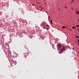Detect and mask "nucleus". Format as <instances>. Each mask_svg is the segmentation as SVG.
Segmentation results:
<instances>
[{
    "label": "nucleus",
    "mask_w": 79,
    "mask_h": 79,
    "mask_svg": "<svg viewBox=\"0 0 79 79\" xmlns=\"http://www.w3.org/2000/svg\"><path fill=\"white\" fill-rule=\"evenodd\" d=\"M66 50L65 49V47H64L61 50V52H63V51Z\"/></svg>",
    "instance_id": "obj_1"
},
{
    "label": "nucleus",
    "mask_w": 79,
    "mask_h": 79,
    "mask_svg": "<svg viewBox=\"0 0 79 79\" xmlns=\"http://www.w3.org/2000/svg\"><path fill=\"white\" fill-rule=\"evenodd\" d=\"M61 47V44H59L58 45V48H60Z\"/></svg>",
    "instance_id": "obj_2"
},
{
    "label": "nucleus",
    "mask_w": 79,
    "mask_h": 79,
    "mask_svg": "<svg viewBox=\"0 0 79 79\" xmlns=\"http://www.w3.org/2000/svg\"><path fill=\"white\" fill-rule=\"evenodd\" d=\"M79 14V11H78V10H77V14Z\"/></svg>",
    "instance_id": "obj_3"
},
{
    "label": "nucleus",
    "mask_w": 79,
    "mask_h": 79,
    "mask_svg": "<svg viewBox=\"0 0 79 79\" xmlns=\"http://www.w3.org/2000/svg\"><path fill=\"white\" fill-rule=\"evenodd\" d=\"M65 27H64V26H63L62 27V28L63 29H64V28H65Z\"/></svg>",
    "instance_id": "obj_4"
},
{
    "label": "nucleus",
    "mask_w": 79,
    "mask_h": 79,
    "mask_svg": "<svg viewBox=\"0 0 79 79\" xmlns=\"http://www.w3.org/2000/svg\"><path fill=\"white\" fill-rule=\"evenodd\" d=\"M72 28H73V29H76V27H74V26H73V27H72Z\"/></svg>",
    "instance_id": "obj_5"
},
{
    "label": "nucleus",
    "mask_w": 79,
    "mask_h": 79,
    "mask_svg": "<svg viewBox=\"0 0 79 79\" xmlns=\"http://www.w3.org/2000/svg\"><path fill=\"white\" fill-rule=\"evenodd\" d=\"M51 24H53V23H52V20H51Z\"/></svg>",
    "instance_id": "obj_6"
},
{
    "label": "nucleus",
    "mask_w": 79,
    "mask_h": 79,
    "mask_svg": "<svg viewBox=\"0 0 79 79\" xmlns=\"http://www.w3.org/2000/svg\"><path fill=\"white\" fill-rule=\"evenodd\" d=\"M76 37H77V38H79V36H77V35H76Z\"/></svg>",
    "instance_id": "obj_7"
},
{
    "label": "nucleus",
    "mask_w": 79,
    "mask_h": 79,
    "mask_svg": "<svg viewBox=\"0 0 79 79\" xmlns=\"http://www.w3.org/2000/svg\"><path fill=\"white\" fill-rule=\"evenodd\" d=\"M27 55H26L25 54V57H27Z\"/></svg>",
    "instance_id": "obj_8"
},
{
    "label": "nucleus",
    "mask_w": 79,
    "mask_h": 79,
    "mask_svg": "<svg viewBox=\"0 0 79 79\" xmlns=\"http://www.w3.org/2000/svg\"><path fill=\"white\" fill-rule=\"evenodd\" d=\"M76 27H79V25H77L76 26Z\"/></svg>",
    "instance_id": "obj_9"
},
{
    "label": "nucleus",
    "mask_w": 79,
    "mask_h": 79,
    "mask_svg": "<svg viewBox=\"0 0 79 79\" xmlns=\"http://www.w3.org/2000/svg\"><path fill=\"white\" fill-rule=\"evenodd\" d=\"M72 50H74V47H73V49Z\"/></svg>",
    "instance_id": "obj_10"
},
{
    "label": "nucleus",
    "mask_w": 79,
    "mask_h": 79,
    "mask_svg": "<svg viewBox=\"0 0 79 79\" xmlns=\"http://www.w3.org/2000/svg\"><path fill=\"white\" fill-rule=\"evenodd\" d=\"M73 2H74V0H72L71 2L72 3Z\"/></svg>",
    "instance_id": "obj_11"
},
{
    "label": "nucleus",
    "mask_w": 79,
    "mask_h": 79,
    "mask_svg": "<svg viewBox=\"0 0 79 79\" xmlns=\"http://www.w3.org/2000/svg\"><path fill=\"white\" fill-rule=\"evenodd\" d=\"M48 18H49V19H50V17L49 16H48Z\"/></svg>",
    "instance_id": "obj_12"
},
{
    "label": "nucleus",
    "mask_w": 79,
    "mask_h": 79,
    "mask_svg": "<svg viewBox=\"0 0 79 79\" xmlns=\"http://www.w3.org/2000/svg\"><path fill=\"white\" fill-rule=\"evenodd\" d=\"M46 12L47 13V14H48V13L47 12V11H46Z\"/></svg>",
    "instance_id": "obj_13"
},
{
    "label": "nucleus",
    "mask_w": 79,
    "mask_h": 79,
    "mask_svg": "<svg viewBox=\"0 0 79 79\" xmlns=\"http://www.w3.org/2000/svg\"><path fill=\"white\" fill-rule=\"evenodd\" d=\"M65 8H67V7L66 6H65Z\"/></svg>",
    "instance_id": "obj_14"
},
{
    "label": "nucleus",
    "mask_w": 79,
    "mask_h": 79,
    "mask_svg": "<svg viewBox=\"0 0 79 79\" xmlns=\"http://www.w3.org/2000/svg\"><path fill=\"white\" fill-rule=\"evenodd\" d=\"M33 6H34V4H32Z\"/></svg>",
    "instance_id": "obj_15"
},
{
    "label": "nucleus",
    "mask_w": 79,
    "mask_h": 79,
    "mask_svg": "<svg viewBox=\"0 0 79 79\" xmlns=\"http://www.w3.org/2000/svg\"><path fill=\"white\" fill-rule=\"evenodd\" d=\"M47 27H48V25H47Z\"/></svg>",
    "instance_id": "obj_16"
},
{
    "label": "nucleus",
    "mask_w": 79,
    "mask_h": 79,
    "mask_svg": "<svg viewBox=\"0 0 79 79\" xmlns=\"http://www.w3.org/2000/svg\"><path fill=\"white\" fill-rule=\"evenodd\" d=\"M47 30H48V28H47Z\"/></svg>",
    "instance_id": "obj_17"
},
{
    "label": "nucleus",
    "mask_w": 79,
    "mask_h": 79,
    "mask_svg": "<svg viewBox=\"0 0 79 79\" xmlns=\"http://www.w3.org/2000/svg\"><path fill=\"white\" fill-rule=\"evenodd\" d=\"M78 42H79V40H78Z\"/></svg>",
    "instance_id": "obj_18"
},
{
    "label": "nucleus",
    "mask_w": 79,
    "mask_h": 79,
    "mask_svg": "<svg viewBox=\"0 0 79 79\" xmlns=\"http://www.w3.org/2000/svg\"><path fill=\"white\" fill-rule=\"evenodd\" d=\"M43 29H45V28L44 27Z\"/></svg>",
    "instance_id": "obj_19"
},
{
    "label": "nucleus",
    "mask_w": 79,
    "mask_h": 79,
    "mask_svg": "<svg viewBox=\"0 0 79 79\" xmlns=\"http://www.w3.org/2000/svg\"><path fill=\"white\" fill-rule=\"evenodd\" d=\"M78 22H79V19H78Z\"/></svg>",
    "instance_id": "obj_20"
},
{
    "label": "nucleus",
    "mask_w": 79,
    "mask_h": 79,
    "mask_svg": "<svg viewBox=\"0 0 79 79\" xmlns=\"http://www.w3.org/2000/svg\"><path fill=\"white\" fill-rule=\"evenodd\" d=\"M70 31H71V29H70Z\"/></svg>",
    "instance_id": "obj_21"
},
{
    "label": "nucleus",
    "mask_w": 79,
    "mask_h": 79,
    "mask_svg": "<svg viewBox=\"0 0 79 79\" xmlns=\"http://www.w3.org/2000/svg\"><path fill=\"white\" fill-rule=\"evenodd\" d=\"M77 43L78 44L79 43V42H77Z\"/></svg>",
    "instance_id": "obj_22"
},
{
    "label": "nucleus",
    "mask_w": 79,
    "mask_h": 79,
    "mask_svg": "<svg viewBox=\"0 0 79 79\" xmlns=\"http://www.w3.org/2000/svg\"><path fill=\"white\" fill-rule=\"evenodd\" d=\"M47 14H48V13Z\"/></svg>",
    "instance_id": "obj_23"
},
{
    "label": "nucleus",
    "mask_w": 79,
    "mask_h": 79,
    "mask_svg": "<svg viewBox=\"0 0 79 79\" xmlns=\"http://www.w3.org/2000/svg\"><path fill=\"white\" fill-rule=\"evenodd\" d=\"M70 49H71V48H69Z\"/></svg>",
    "instance_id": "obj_24"
},
{
    "label": "nucleus",
    "mask_w": 79,
    "mask_h": 79,
    "mask_svg": "<svg viewBox=\"0 0 79 79\" xmlns=\"http://www.w3.org/2000/svg\"><path fill=\"white\" fill-rule=\"evenodd\" d=\"M77 29L78 30V29H78V28H77Z\"/></svg>",
    "instance_id": "obj_25"
},
{
    "label": "nucleus",
    "mask_w": 79,
    "mask_h": 79,
    "mask_svg": "<svg viewBox=\"0 0 79 79\" xmlns=\"http://www.w3.org/2000/svg\"><path fill=\"white\" fill-rule=\"evenodd\" d=\"M42 8L44 9V8Z\"/></svg>",
    "instance_id": "obj_26"
},
{
    "label": "nucleus",
    "mask_w": 79,
    "mask_h": 79,
    "mask_svg": "<svg viewBox=\"0 0 79 79\" xmlns=\"http://www.w3.org/2000/svg\"><path fill=\"white\" fill-rule=\"evenodd\" d=\"M68 48H69V47H68Z\"/></svg>",
    "instance_id": "obj_27"
},
{
    "label": "nucleus",
    "mask_w": 79,
    "mask_h": 79,
    "mask_svg": "<svg viewBox=\"0 0 79 79\" xmlns=\"http://www.w3.org/2000/svg\"><path fill=\"white\" fill-rule=\"evenodd\" d=\"M12 61H13V59L12 60Z\"/></svg>",
    "instance_id": "obj_28"
},
{
    "label": "nucleus",
    "mask_w": 79,
    "mask_h": 79,
    "mask_svg": "<svg viewBox=\"0 0 79 79\" xmlns=\"http://www.w3.org/2000/svg\"><path fill=\"white\" fill-rule=\"evenodd\" d=\"M58 10H60V9H58Z\"/></svg>",
    "instance_id": "obj_29"
},
{
    "label": "nucleus",
    "mask_w": 79,
    "mask_h": 79,
    "mask_svg": "<svg viewBox=\"0 0 79 79\" xmlns=\"http://www.w3.org/2000/svg\"><path fill=\"white\" fill-rule=\"evenodd\" d=\"M78 45H79V44H78Z\"/></svg>",
    "instance_id": "obj_30"
}]
</instances>
